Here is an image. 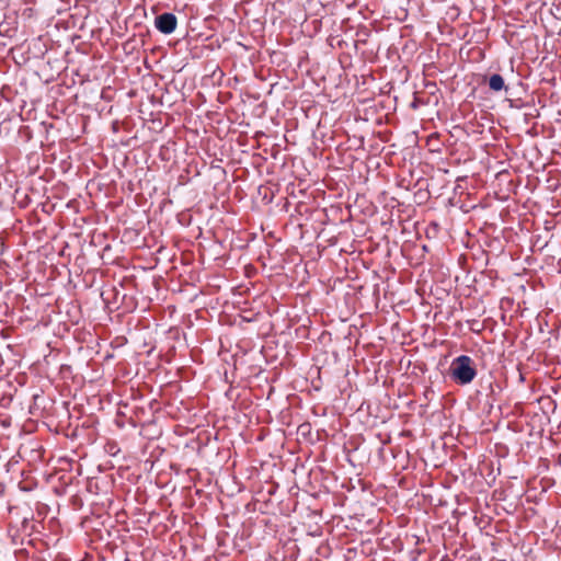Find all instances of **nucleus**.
I'll list each match as a JSON object with an SVG mask.
<instances>
[{
  "instance_id": "obj_4",
  "label": "nucleus",
  "mask_w": 561,
  "mask_h": 561,
  "mask_svg": "<svg viewBox=\"0 0 561 561\" xmlns=\"http://www.w3.org/2000/svg\"><path fill=\"white\" fill-rule=\"evenodd\" d=\"M0 489L2 490V486L0 485Z\"/></svg>"
},
{
  "instance_id": "obj_2",
  "label": "nucleus",
  "mask_w": 561,
  "mask_h": 561,
  "mask_svg": "<svg viewBox=\"0 0 561 561\" xmlns=\"http://www.w3.org/2000/svg\"><path fill=\"white\" fill-rule=\"evenodd\" d=\"M154 26L162 34H171L176 30L178 19L173 13H162L156 18Z\"/></svg>"
},
{
  "instance_id": "obj_1",
  "label": "nucleus",
  "mask_w": 561,
  "mask_h": 561,
  "mask_svg": "<svg viewBox=\"0 0 561 561\" xmlns=\"http://www.w3.org/2000/svg\"><path fill=\"white\" fill-rule=\"evenodd\" d=\"M450 374L457 383H470L477 375L472 358L467 355L455 358L450 365Z\"/></svg>"
},
{
  "instance_id": "obj_3",
  "label": "nucleus",
  "mask_w": 561,
  "mask_h": 561,
  "mask_svg": "<svg viewBox=\"0 0 561 561\" xmlns=\"http://www.w3.org/2000/svg\"><path fill=\"white\" fill-rule=\"evenodd\" d=\"M489 88L493 92H500L506 89L503 77L499 73L492 75L489 79Z\"/></svg>"
},
{
  "instance_id": "obj_5",
  "label": "nucleus",
  "mask_w": 561,
  "mask_h": 561,
  "mask_svg": "<svg viewBox=\"0 0 561 561\" xmlns=\"http://www.w3.org/2000/svg\"><path fill=\"white\" fill-rule=\"evenodd\" d=\"M0 489L2 490V486L0 485Z\"/></svg>"
}]
</instances>
